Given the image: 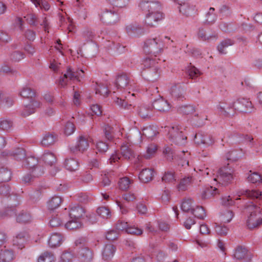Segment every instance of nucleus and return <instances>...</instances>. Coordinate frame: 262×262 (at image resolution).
Here are the masks:
<instances>
[{
	"mask_svg": "<svg viewBox=\"0 0 262 262\" xmlns=\"http://www.w3.org/2000/svg\"><path fill=\"white\" fill-rule=\"evenodd\" d=\"M247 180L252 183H259L262 181V176L258 172H254L249 174Z\"/></svg>",
	"mask_w": 262,
	"mask_h": 262,
	"instance_id": "obj_48",
	"label": "nucleus"
},
{
	"mask_svg": "<svg viewBox=\"0 0 262 262\" xmlns=\"http://www.w3.org/2000/svg\"><path fill=\"white\" fill-rule=\"evenodd\" d=\"M157 151V146L155 144H149L146 149L144 157L146 159H149L153 157Z\"/></svg>",
	"mask_w": 262,
	"mask_h": 262,
	"instance_id": "obj_39",
	"label": "nucleus"
},
{
	"mask_svg": "<svg viewBox=\"0 0 262 262\" xmlns=\"http://www.w3.org/2000/svg\"><path fill=\"white\" fill-rule=\"evenodd\" d=\"M214 230L220 235L225 236L228 232V228L225 225H222L215 223Z\"/></svg>",
	"mask_w": 262,
	"mask_h": 262,
	"instance_id": "obj_52",
	"label": "nucleus"
},
{
	"mask_svg": "<svg viewBox=\"0 0 262 262\" xmlns=\"http://www.w3.org/2000/svg\"><path fill=\"white\" fill-rule=\"evenodd\" d=\"M14 258V253L12 250L6 249L0 250V262H10Z\"/></svg>",
	"mask_w": 262,
	"mask_h": 262,
	"instance_id": "obj_23",
	"label": "nucleus"
},
{
	"mask_svg": "<svg viewBox=\"0 0 262 262\" xmlns=\"http://www.w3.org/2000/svg\"><path fill=\"white\" fill-rule=\"evenodd\" d=\"M7 155L13 157L15 160L18 161L23 160V166L29 168L30 170L36 166L38 162V159L33 156L25 158V151L21 148H17L8 152Z\"/></svg>",
	"mask_w": 262,
	"mask_h": 262,
	"instance_id": "obj_5",
	"label": "nucleus"
},
{
	"mask_svg": "<svg viewBox=\"0 0 262 262\" xmlns=\"http://www.w3.org/2000/svg\"><path fill=\"white\" fill-rule=\"evenodd\" d=\"M61 202V198L55 195L49 200L47 204L48 208L49 210H54L60 206Z\"/></svg>",
	"mask_w": 262,
	"mask_h": 262,
	"instance_id": "obj_27",
	"label": "nucleus"
},
{
	"mask_svg": "<svg viewBox=\"0 0 262 262\" xmlns=\"http://www.w3.org/2000/svg\"><path fill=\"white\" fill-rule=\"evenodd\" d=\"M248 250L245 247L242 246L237 247L233 253V257L236 259H244L247 255Z\"/></svg>",
	"mask_w": 262,
	"mask_h": 262,
	"instance_id": "obj_35",
	"label": "nucleus"
},
{
	"mask_svg": "<svg viewBox=\"0 0 262 262\" xmlns=\"http://www.w3.org/2000/svg\"><path fill=\"white\" fill-rule=\"evenodd\" d=\"M100 19L103 23L112 25L118 22L119 20L118 14L114 10H104L100 15Z\"/></svg>",
	"mask_w": 262,
	"mask_h": 262,
	"instance_id": "obj_10",
	"label": "nucleus"
},
{
	"mask_svg": "<svg viewBox=\"0 0 262 262\" xmlns=\"http://www.w3.org/2000/svg\"><path fill=\"white\" fill-rule=\"evenodd\" d=\"M193 201L191 199H186L183 200L181 204V209L184 212H192Z\"/></svg>",
	"mask_w": 262,
	"mask_h": 262,
	"instance_id": "obj_43",
	"label": "nucleus"
},
{
	"mask_svg": "<svg viewBox=\"0 0 262 262\" xmlns=\"http://www.w3.org/2000/svg\"><path fill=\"white\" fill-rule=\"evenodd\" d=\"M139 7L146 14H156L162 13L161 5L158 1L142 0L139 3Z\"/></svg>",
	"mask_w": 262,
	"mask_h": 262,
	"instance_id": "obj_8",
	"label": "nucleus"
},
{
	"mask_svg": "<svg viewBox=\"0 0 262 262\" xmlns=\"http://www.w3.org/2000/svg\"><path fill=\"white\" fill-rule=\"evenodd\" d=\"M234 44L233 40L230 39H225L222 41L217 47V51L220 54H226V49Z\"/></svg>",
	"mask_w": 262,
	"mask_h": 262,
	"instance_id": "obj_29",
	"label": "nucleus"
},
{
	"mask_svg": "<svg viewBox=\"0 0 262 262\" xmlns=\"http://www.w3.org/2000/svg\"><path fill=\"white\" fill-rule=\"evenodd\" d=\"M16 220L20 223H27L31 221L32 216L29 213L21 212L17 216Z\"/></svg>",
	"mask_w": 262,
	"mask_h": 262,
	"instance_id": "obj_46",
	"label": "nucleus"
},
{
	"mask_svg": "<svg viewBox=\"0 0 262 262\" xmlns=\"http://www.w3.org/2000/svg\"><path fill=\"white\" fill-rule=\"evenodd\" d=\"M54 261V255L49 252H45L38 258V262H53Z\"/></svg>",
	"mask_w": 262,
	"mask_h": 262,
	"instance_id": "obj_51",
	"label": "nucleus"
},
{
	"mask_svg": "<svg viewBox=\"0 0 262 262\" xmlns=\"http://www.w3.org/2000/svg\"><path fill=\"white\" fill-rule=\"evenodd\" d=\"M11 177V171L6 168H0V182H5L9 181Z\"/></svg>",
	"mask_w": 262,
	"mask_h": 262,
	"instance_id": "obj_42",
	"label": "nucleus"
},
{
	"mask_svg": "<svg viewBox=\"0 0 262 262\" xmlns=\"http://www.w3.org/2000/svg\"><path fill=\"white\" fill-rule=\"evenodd\" d=\"M96 148L100 152H105L108 149V145L105 142L100 141L96 143Z\"/></svg>",
	"mask_w": 262,
	"mask_h": 262,
	"instance_id": "obj_64",
	"label": "nucleus"
},
{
	"mask_svg": "<svg viewBox=\"0 0 262 262\" xmlns=\"http://www.w3.org/2000/svg\"><path fill=\"white\" fill-rule=\"evenodd\" d=\"M112 172L110 171H105L102 174V181L101 185L103 187L109 186L111 184V179L112 178Z\"/></svg>",
	"mask_w": 262,
	"mask_h": 262,
	"instance_id": "obj_50",
	"label": "nucleus"
},
{
	"mask_svg": "<svg viewBox=\"0 0 262 262\" xmlns=\"http://www.w3.org/2000/svg\"><path fill=\"white\" fill-rule=\"evenodd\" d=\"M214 9L213 8H210L206 15V21L209 24L214 23L216 19V16L214 13Z\"/></svg>",
	"mask_w": 262,
	"mask_h": 262,
	"instance_id": "obj_57",
	"label": "nucleus"
},
{
	"mask_svg": "<svg viewBox=\"0 0 262 262\" xmlns=\"http://www.w3.org/2000/svg\"><path fill=\"white\" fill-rule=\"evenodd\" d=\"M81 36L84 41L88 42L93 40L94 34L91 30L85 29L82 32Z\"/></svg>",
	"mask_w": 262,
	"mask_h": 262,
	"instance_id": "obj_58",
	"label": "nucleus"
},
{
	"mask_svg": "<svg viewBox=\"0 0 262 262\" xmlns=\"http://www.w3.org/2000/svg\"><path fill=\"white\" fill-rule=\"evenodd\" d=\"M163 47L161 39L159 37H156L148 38L145 40L143 50L146 53L157 56L162 52Z\"/></svg>",
	"mask_w": 262,
	"mask_h": 262,
	"instance_id": "obj_6",
	"label": "nucleus"
},
{
	"mask_svg": "<svg viewBox=\"0 0 262 262\" xmlns=\"http://www.w3.org/2000/svg\"><path fill=\"white\" fill-rule=\"evenodd\" d=\"M246 211L248 213L247 226L249 229H254L262 224V213L260 207L251 204L249 205Z\"/></svg>",
	"mask_w": 262,
	"mask_h": 262,
	"instance_id": "obj_3",
	"label": "nucleus"
},
{
	"mask_svg": "<svg viewBox=\"0 0 262 262\" xmlns=\"http://www.w3.org/2000/svg\"><path fill=\"white\" fill-rule=\"evenodd\" d=\"M116 251V248L113 245L108 244L105 245L103 251L102 257L105 260H108L112 258Z\"/></svg>",
	"mask_w": 262,
	"mask_h": 262,
	"instance_id": "obj_24",
	"label": "nucleus"
},
{
	"mask_svg": "<svg viewBox=\"0 0 262 262\" xmlns=\"http://www.w3.org/2000/svg\"><path fill=\"white\" fill-rule=\"evenodd\" d=\"M233 215V213L231 210H226L221 213L220 220L223 223H229L232 220Z\"/></svg>",
	"mask_w": 262,
	"mask_h": 262,
	"instance_id": "obj_41",
	"label": "nucleus"
},
{
	"mask_svg": "<svg viewBox=\"0 0 262 262\" xmlns=\"http://www.w3.org/2000/svg\"><path fill=\"white\" fill-rule=\"evenodd\" d=\"M194 141L198 144H204L209 146L213 143L211 138L207 135H203L200 133L196 134L194 137Z\"/></svg>",
	"mask_w": 262,
	"mask_h": 262,
	"instance_id": "obj_21",
	"label": "nucleus"
},
{
	"mask_svg": "<svg viewBox=\"0 0 262 262\" xmlns=\"http://www.w3.org/2000/svg\"><path fill=\"white\" fill-rule=\"evenodd\" d=\"M78 258L81 262H90L93 259L92 252L88 248H82L78 252Z\"/></svg>",
	"mask_w": 262,
	"mask_h": 262,
	"instance_id": "obj_15",
	"label": "nucleus"
},
{
	"mask_svg": "<svg viewBox=\"0 0 262 262\" xmlns=\"http://www.w3.org/2000/svg\"><path fill=\"white\" fill-rule=\"evenodd\" d=\"M193 180L192 177H187L183 178L181 180L180 184H179L178 188L179 190H185L187 186L190 185Z\"/></svg>",
	"mask_w": 262,
	"mask_h": 262,
	"instance_id": "obj_44",
	"label": "nucleus"
},
{
	"mask_svg": "<svg viewBox=\"0 0 262 262\" xmlns=\"http://www.w3.org/2000/svg\"><path fill=\"white\" fill-rule=\"evenodd\" d=\"M108 92L107 88L103 84L97 85L96 88V93L99 94L103 96H107Z\"/></svg>",
	"mask_w": 262,
	"mask_h": 262,
	"instance_id": "obj_59",
	"label": "nucleus"
},
{
	"mask_svg": "<svg viewBox=\"0 0 262 262\" xmlns=\"http://www.w3.org/2000/svg\"><path fill=\"white\" fill-rule=\"evenodd\" d=\"M152 106L149 105H143L139 107L138 114L142 118H149L151 114Z\"/></svg>",
	"mask_w": 262,
	"mask_h": 262,
	"instance_id": "obj_28",
	"label": "nucleus"
},
{
	"mask_svg": "<svg viewBox=\"0 0 262 262\" xmlns=\"http://www.w3.org/2000/svg\"><path fill=\"white\" fill-rule=\"evenodd\" d=\"M121 154L123 158L129 160L133 157V152L127 144L123 143L121 146Z\"/></svg>",
	"mask_w": 262,
	"mask_h": 262,
	"instance_id": "obj_30",
	"label": "nucleus"
},
{
	"mask_svg": "<svg viewBox=\"0 0 262 262\" xmlns=\"http://www.w3.org/2000/svg\"><path fill=\"white\" fill-rule=\"evenodd\" d=\"M116 85L118 89H124L127 85H131V84L128 77L123 74L117 77Z\"/></svg>",
	"mask_w": 262,
	"mask_h": 262,
	"instance_id": "obj_25",
	"label": "nucleus"
},
{
	"mask_svg": "<svg viewBox=\"0 0 262 262\" xmlns=\"http://www.w3.org/2000/svg\"><path fill=\"white\" fill-rule=\"evenodd\" d=\"M194 216L199 219H204L206 216V213L204 209L201 206H196L193 208L192 212H191Z\"/></svg>",
	"mask_w": 262,
	"mask_h": 262,
	"instance_id": "obj_49",
	"label": "nucleus"
},
{
	"mask_svg": "<svg viewBox=\"0 0 262 262\" xmlns=\"http://www.w3.org/2000/svg\"><path fill=\"white\" fill-rule=\"evenodd\" d=\"M126 232L133 235H139L142 234L143 230L137 227L130 226L128 227Z\"/></svg>",
	"mask_w": 262,
	"mask_h": 262,
	"instance_id": "obj_62",
	"label": "nucleus"
},
{
	"mask_svg": "<svg viewBox=\"0 0 262 262\" xmlns=\"http://www.w3.org/2000/svg\"><path fill=\"white\" fill-rule=\"evenodd\" d=\"M170 104L162 98H160L153 102L152 107L159 112H165L170 108Z\"/></svg>",
	"mask_w": 262,
	"mask_h": 262,
	"instance_id": "obj_14",
	"label": "nucleus"
},
{
	"mask_svg": "<svg viewBox=\"0 0 262 262\" xmlns=\"http://www.w3.org/2000/svg\"><path fill=\"white\" fill-rule=\"evenodd\" d=\"M143 74L147 80L155 81L159 77V69L158 67H155L154 68L146 69L144 71Z\"/></svg>",
	"mask_w": 262,
	"mask_h": 262,
	"instance_id": "obj_16",
	"label": "nucleus"
},
{
	"mask_svg": "<svg viewBox=\"0 0 262 262\" xmlns=\"http://www.w3.org/2000/svg\"><path fill=\"white\" fill-rule=\"evenodd\" d=\"M73 258V254L70 252H63L59 260V262H70Z\"/></svg>",
	"mask_w": 262,
	"mask_h": 262,
	"instance_id": "obj_63",
	"label": "nucleus"
},
{
	"mask_svg": "<svg viewBox=\"0 0 262 262\" xmlns=\"http://www.w3.org/2000/svg\"><path fill=\"white\" fill-rule=\"evenodd\" d=\"M20 96L25 98L31 99L35 96V92L30 88L26 86L23 87L20 92Z\"/></svg>",
	"mask_w": 262,
	"mask_h": 262,
	"instance_id": "obj_40",
	"label": "nucleus"
},
{
	"mask_svg": "<svg viewBox=\"0 0 262 262\" xmlns=\"http://www.w3.org/2000/svg\"><path fill=\"white\" fill-rule=\"evenodd\" d=\"M143 64L144 67L147 69H149L150 68H154V67H157L156 66V60L151 59L149 57L146 58L144 60Z\"/></svg>",
	"mask_w": 262,
	"mask_h": 262,
	"instance_id": "obj_60",
	"label": "nucleus"
},
{
	"mask_svg": "<svg viewBox=\"0 0 262 262\" xmlns=\"http://www.w3.org/2000/svg\"><path fill=\"white\" fill-rule=\"evenodd\" d=\"M82 224L79 220L70 219L64 225V227L68 230H75L81 228Z\"/></svg>",
	"mask_w": 262,
	"mask_h": 262,
	"instance_id": "obj_32",
	"label": "nucleus"
},
{
	"mask_svg": "<svg viewBox=\"0 0 262 262\" xmlns=\"http://www.w3.org/2000/svg\"><path fill=\"white\" fill-rule=\"evenodd\" d=\"M171 95L177 99H183L185 97V90L180 85H174L170 90Z\"/></svg>",
	"mask_w": 262,
	"mask_h": 262,
	"instance_id": "obj_18",
	"label": "nucleus"
},
{
	"mask_svg": "<svg viewBox=\"0 0 262 262\" xmlns=\"http://www.w3.org/2000/svg\"><path fill=\"white\" fill-rule=\"evenodd\" d=\"M188 75L192 79L198 77L201 74V72L194 67H191L188 70Z\"/></svg>",
	"mask_w": 262,
	"mask_h": 262,
	"instance_id": "obj_61",
	"label": "nucleus"
},
{
	"mask_svg": "<svg viewBox=\"0 0 262 262\" xmlns=\"http://www.w3.org/2000/svg\"><path fill=\"white\" fill-rule=\"evenodd\" d=\"M9 57L11 62H17L23 59L25 57V55L22 52L15 51L11 52Z\"/></svg>",
	"mask_w": 262,
	"mask_h": 262,
	"instance_id": "obj_36",
	"label": "nucleus"
},
{
	"mask_svg": "<svg viewBox=\"0 0 262 262\" xmlns=\"http://www.w3.org/2000/svg\"><path fill=\"white\" fill-rule=\"evenodd\" d=\"M179 111L185 115H190L195 112V108L193 105H186L182 106L179 108Z\"/></svg>",
	"mask_w": 262,
	"mask_h": 262,
	"instance_id": "obj_55",
	"label": "nucleus"
},
{
	"mask_svg": "<svg viewBox=\"0 0 262 262\" xmlns=\"http://www.w3.org/2000/svg\"><path fill=\"white\" fill-rule=\"evenodd\" d=\"M167 137L169 141L178 145H183L186 143L187 137L183 133V128L179 125L170 127L166 126Z\"/></svg>",
	"mask_w": 262,
	"mask_h": 262,
	"instance_id": "obj_4",
	"label": "nucleus"
},
{
	"mask_svg": "<svg viewBox=\"0 0 262 262\" xmlns=\"http://www.w3.org/2000/svg\"><path fill=\"white\" fill-rule=\"evenodd\" d=\"M242 195H245L251 199H258L261 195V192L257 190H243L240 194H238V196H240Z\"/></svg>",
	"mask_w": 262,
	"mask_h": 262,
	"instance_id": "obj_38",
	"label": "nucleus"
},
{
	"mask_svg": "<svg viewBox=\"0 0 262 262\" xmlns=\"http://www.w3.org/2000/svg\"><path fill=\"white\" fill-rule=\"evenodd\" d=\"M63 241L62 235L58 233H53L48 240V244L50 247L54 248L59 246Z\"/></svg>",
	"mask_w": 262,
	"mask_h": 262,
	"instance_id": "obj_17",
	"label": "nucleus"
},
{
	"mask_svg": "<svg viewBox=\"0 0 262 262\" xmlns=\"http://www.w3.org/2000/svg\"><path fill=\"white\" fill-rule=\"evenodd\" d=\"M83 73V71L82 70H80L79 72H74L69 68L67 69L63 76L60 79L59 81V84L62 86H64L67 84L69 80L78 79L80 77H82Z\"/></svg>",
	"mask_w": 262,
	"mask_h": 262,
	"instance_id": "obj_11",
	"label": "nucleus"
},
{
	"mask_svg": "<svg viewBox=\"0 0 262 262\" xmlns=\"http://www.w3.org/2000/svg\"><path fill=\"white\" fill-rule=\"evenodd\" d=\"M64 165L65 168L70 171H75L78 170L79 166L78 162L74 158L66 159Z\"/></svg>",
	"mask_w": 262,
	"mask_h": 262,
	"instance_id": "obj_26",
	"label": "nucleus"
},
{
	"mask_svg": "<svg viewBox=\"0 0 262 262\" xmlns=\"http://www.w3.org/2000/svg\"><path fill=\"white\" fill-rule=\"evenodd\" d=\"M217 108L222 114L227 116L231 115L229 110L232 108L243 113H251L254 110L252 102L249 99L244 98L237 99L228 106L224 104H220Z\"/></svg>",
	"mask_w": 262,
	"mask_h": 262,
	"instance_id": "obj_1",
	"label": "nucleus"
},
{
	"mask_svg": "<svg viewBox=\"0 0 262 262\" xmlns=\"http://www.w3.org/2000/svg\"><path fill=\"white\" fill-rule=\"evenodd\" d=\"M56 141V137L53 134H48L44 136L41 143L45 147H48L53 145Z\"/></svg>",
	"mask_w": 262,
	"mask_h": 262,
	"instance_id": "obj_31",
	"label": "nucleus"
},
{
	"mask_svg": "<svg viewBox=\"0 0 262 262\" xmlns=\"http://www.w3.org/2000/svg\"><path fill=\"white\" fill-rule=\"evenodd\" d=\"M42 161L47 164L52 166L56 161L55 156L52 152H45L41 157Z\"/></svg>",
	"mask_w": 262,
	"mask_h": 262,
	"instance_id": "obj_33",
	"label": "nucleus"
},
{
	"mask_svg": "<svg viewBox=\"0 0 262 262\" xmlns=\"http://www.w3.org/2000/svg\"><path fill=\"white\" fill-rule=\"evenodd\" d=\"M132 180L127 177H123L120 179L119 181V188L123 190H126L130 187Z\"/></svg>",
	"mask_w": 262,
	"mask_h": 262,
	"instance_id": "obj_47",
	"label": "nucleus"
},
{
	"mask_svg": "<svg viewBox=\"0 0 262 262\" xmlns=\"http://www.w3.org/2000/svg\"><path fill=\"white\" fill-rule=\"evenodd\" d=\"M28 237V234L25 231H21L17 233L13 239L14 245L17 246L18 248L22 249L24 247Z\"/></svg>",
	"mask_w": 262,
	"mask_h": 262,
	"instance_id": "obj_19",
	"label": "nucleus"
},
{
	"mask_svg": "<svg viewBox=\"0 0 262 262\" xmlns=\"http://www.w3.org/2000/svg\"><path fill=\"white\" fill-rule=\"evenodd\" d=\"M202 174H206L208 176L213 175V181L214 182H218L222 185H227L230 183L233 179V169L229 166V164L227 166H225L219 170L217 174L215 176L214 173H212V171L209 168L201 167L198 168Z\"/></svg>",
	"mask_w": 262,
	"mask_h": 262,
	"instance_id": "obj_2",
	"label": "nucleus"
},
{
	"mask_svg": "<svg viewBox=\"0 0 262 262\" xmlns=\"http://www.w3.org/2000/svg\"><path fill=\"white\" fill-rule=\"evenodd\" d=\"M156 132L153 127L150 126L144 127L142 130V134L148 138H150L156 135Z\"/></svg>",
	"mask_w": 262,
	"mask_h": 262,
	"instance_id": "obj_53",
	"label": "nucleus"
},
{
	"mask_svg": "<svg viewBox=\"0 0 262 262\" xmlns=\"http://www.w3.org/2000/svg\"><path fill=\"white\" fill-rule=\"evenodd\" d=\"M179 5V12L186 16H191L196 12L195 6L189 0H173Z\"/></svg>",
	"mask_w": 262,
	"mask_h": 262,
	"instance_id": "obj_7",
	"label": "nucleus"
},
{
	"mask_svg": "<svg viewBox=\"0 0 262 262\" xmlns=\"http://www.w3.org/2000/svg\"><path fill=\"white\" fill-rule=\"evenodd\" d=\"M164 18L163 13H157L156 14H146L144 22L149 27H155L158 21Z\"/></svg>",
	"mask_w": 262,
	"mask_h": 262,
	"instance_id": "obj_13",
	"label": "nucleus"
},
{
	"mask_svg": "<svg viewBox=\"0 0 262 262\" xmlns=\"http://www.w3.org/2000/svg\"><path fill=\"white\" fill-rule=\"evenodd\" d=\"M84 209L81 206L75 205L70 208L69 216L70 219L79 220L83 215Z\"/></svg>",
	"mask_w": 262,
	"mask_h": 262,
	"instance_id": "obj_20",
	"label": "nucleus"
},
{
	"mask_svg": "<svg viewBox=\"0 0 262 262\" xmlns=\"http://www.w3.org/2000/svg\"><path fill=\"white\" fill-rule=\"evenodd\" d=\"M198 37L202 40H210L217 38V34L215 33L212 34H207L203 28H200L198 32Z\"/></svg>",
	"mask_w": 262,
	"mask_h": 262,
	"instance_id": "obj_34",
	"label": "nucleus"
},
{
	"mask_svg": "<svg viewBox=\"0 0 262 262\" xmlns=\"http://www.w3.org/2000/svg\"><path fill=\"white\" fill-rule=\"evenodd\" d=\"M39 106V102L35 100H32L29 104L24 105L20 112L21 115L23 117H27L34 113L36 109Z\"/></svg>",
	"mask_w": 262,
	"mask_h": 262,
	"instance_id": "obj_12",
	"label": "nucleus"
},
{
	"mask_svg": "<svg viewBox=\"0 0 262 262\" xmlns=\"http://www.w3.org/2000/svg\"><path fill=\"white\" fill-rule=\"evenodd\" d=\"M90 139L86 137L80 136L77 138L75 144L71 145L70 149L71 151L76 153L78 151L84 152L89 147Z\"/></svg>",
	"mask_w": 262,
	"mask_h": 262,
	"instance_id": "obj_9",
	"label": "nucleus"
},
{
	"mask_svg": "<svg viewBox=\"0 0 262 262\" xmlns=\"http://www.w3.org/2000/svg\"><path fill=\"white\" fill-rule=\"evenodd\" d=\"M30 1L35 5V7H39L45 11H48L50 8L49 4L42 0H30Z\"/></svg>",
	"mask_w": 262,
	"mask_h": 262,
	"instance_id": "obj_45",
	"label": "nucleus"
},
{
	"mask_svg": "<svg viewBox=\"0 0 262 262\" xmlns=\"http://www.w3.org/2000/svg\"><path fill=\"white\" fill-rule=\"evenodd\" d=\"M176 180L174 172L172 171H167L162 177V181L165 182H173Z\"/></svg>",
	"mask_w": 262,
	"mask_h": 262,
	"instance_id": "obj_54",
	"label": "nucleus"
},
{
	"mask_svg": "<svg viewBox=\"0 0 262 262\" xmlns=\"http://www.w3.org/2000/svg\"><path fill=\"white\" fill-rule=\"evenodd\" d=\"M12 126V122L7 119L0 118V129L2 130H7L10 129Z\"/></svg>",
	"mask_w": 262,
	"mask_h": 262,
	"instance_id": "obj_56",
	"label": "nucleus"
},
{
	"mask_svg": "<svg viewBox=\"0 0 262 262\" xmlns=\"http://www.w3.org/2000/svg\"><path fill=\"white\" fill-rule=\"evenodd\" d=\"M154 172L152 169L149 168L143 169L139 174V179L144 183L151 181L154 177Z\"/></svg>",
	"mask_w": 262,
	"mask_h": 262,
	"instance_id": "obj_22",
	"label": "nucleus"
},
{
	"mask_svg": "<svg viewBox=\"0 0 262 262\" xmlns=\"http://www.w3.org/2000/svg\"><path fill=\"white\" fill-rule=\"evenodd\" d=\"M96 212L97 214L103 219H109L112 216L110 210L106 207H100L97 208Z\"/></svg>",
	"mask_w": 262,
	"mask_h": 262,
	"instance_id": "obj_37",
	"label": "nucleus"
}]
</instances>
